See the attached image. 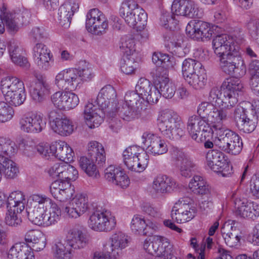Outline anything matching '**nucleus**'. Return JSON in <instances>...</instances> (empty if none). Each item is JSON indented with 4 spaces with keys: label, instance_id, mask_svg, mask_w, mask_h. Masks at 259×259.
I'll use <instances>...</instances> for the list:
<instances>
[{
    "label": "nucleus",
    "instance_id": "6ab92c4d",
    "mask_svg": "<svg viewBox=\"0 0 259 259\" xmlns=\"http://www.w3.org/2000/svg\"><path fill=\"white\" fill-rule=\"evenodd\" d=\"M236 215L241 218L254 221L259 217V204L246 199L236 198L234 201Z\"/></svg>",
    "mask_w": 259,
    "mask_h": 259
},
{
    "label": "nucleus",
    "instance_id": "412c9836",
    "mask_svg": "<svg viewBox=\"0 0 259 259\" xmlns=\"http://www.w3.org/2000/svg\"><path fill=\"white\" fill-rule=\"evenodd\" d=\"M51 101L54 106L61 110L72 109L79 103L78 96L71 92H57L51 96Z\"/></svg>",
    "mask_w": 259,
    "mask_h": 259
},
{
    "label": "nucleus",
    "instance_id": "79ce46f5",
    "mask_svg": "<svg viewBox=\"0 0 259 259\" xmlns=\"http://www.w3.org/2000/svg\"><path fill=\"white\" fill-rule=\"evenodd\" d=\"M88 157L95 159L98 164H102L106 160L105 152L102 144L92 141L88 145Z\"/></svg>",
    "mask_w": 259,
    "mask_h": 259
},
{
    "label": "nucleus",
    "instance_id": "13d9d810",
    "mask_svg": "<svg viewBox=\"0 0 259 259\" xmlns=\"http://www.w3.org/2000/svg\"><path fill=\"white\" fill-rule=\"evenodd\" d=\"M5 221L7 225L16 226L21 223V213L23 211L7 207Z\"/></svg>",
    "mask_w": 259,
    "mask_h": 259
},
{
    "label": "nucleus",
    "instance_id": "052dcab7",
    "mask_svg": "<svg viewBox=\"0 0 259 259\" xmlns=\"http://www.w3.org/2000/svg\"><path fill=\"white\" fill-rule=\"evenodd\" d=\"M26 99V95L24 91V86L22 89H19L5 99L9 104L15 106H19L23 103Z\"/></svg>",
    "mask_w": 259,
    "mask_h": 259
},
{
    "label": "nucleus",
    "instance_id": "c9c22d12",
    "mask_svg": "<svg viewBox=\"0 0 259 259\" xmlns=\"http://www.w3.org/2000/svg\"><path fill=\"white\" fill-rule=\"evenodd\" d=\"M78 9V4L74 3L66 2L62 5L58 13V20L60 25L65 28L69 27L71 18Z\"/></svg>",
    "mask_w": 259,
    "mask_h": 259
},
{
    "label": "nucleus",
    "instance_id": "603ef678",
    "mask_svg": "<svg viewBox=\"0 0 259 259\" xmlns=\"http://www.w3.org/2000/svg\"><path fill=\"white\" fill-rule=\"evenodd\" d=\"M180 175L185 178L190 177L193 172L197 169V166L188 156L176 165Z\"/></svg>",
    "mask_w": 259,
    "mask_h": 259
},
{
    "label": "nucleus",
    "instance_id": "774afa93",
    "mask_svg": "<svg viewBox=\"0 0 259 259\" xmlns=\"http://www.w3.org/2000/svg\"><path fill=\"white\" fill-rule=\"evenodd\" d=\"M214 107L212 104L208 102H201L199 104L197 107V112L198 115V116L203 119H206V117H207L208 120L209 118V114Z\"/></svg>",
    "mask_w": 259,
    "mask_h": 259
},
{
    "label": "nucleus",
    "instance_id": "0eeeda50",
    "mask_svg": "<svg viewBox=\"0 0 259 259\" xmlns=\"http://www.w3.org/2000/svg\"><path fill=\"white\" fill-rule=\"evenodd\" d=\"M243 37L232 36L227 34L217 35L212 40V48L215 54L219 58L220 64L227 60L235 52L239 53V45L243 41Z\"/></svg>",
    "mask_w": 259,
    "mask_h": 259
},
{
    "label": "nucleus",
    "instance_id": "a19ab883",
    "mask_svg": "<svg viewBox=\"0 0 259 259\" xmlns=\"http://www.w3.org/2000/svg\"><path fill=\"white\" fill-rule=\"evenodd\" d=\"M51 129L55 133L62 136H68L74 131V125L67 118H61L53 121Z\"/></svg>",
    "mask_w": 259,
    "mask_h": 259
},
{
    "label": "nucleus",
    "instance_id": "c756f323",
    "mask_svg": "<svg viewBox=\"0 0 259 259\" xmlns=\"http://www.w3.org/2000/svg\"><path fill=\"white\" fill-rule=\"evenodd\" d=\"M247 111L242 107H237L234 111L233 117L238 128L243 133H250L256 127V122L248 117Z\"/></svg>",
    "mask_w": 259,
    "mask_h": 259
},
{
    "label": "nucleus",
    "instance_id": "de8ad7c7",
    "mask_svg": "<svg viewBox=\"0 0 259 259\" xmlns=\"http://www.w3.org/2000/svg\"><path fill=\"white\" fill-rule=\"evenodd\" d=\"M207 74L204 68L187 78L185 81L195 90L203 89L207 83Z\"/></svg>",
    "mask_w": 259,
    "mask_h": 259
},
{
    "label": "nucleus",
    "instance_id": "20e7f679",
    "mask_svg": "<svg viewBox=\"0 0 259 259\" xmlns=\"http://www.w3.org/2000/svg\"><path fill=\"white\" fill-rule=\"evenodd\" d=\"M158 121L159 129L166 138L178 140L184 135V124L175 112L164 111L158 117Z\"/></svg>",
    "mask_w": 259,
    "mask_h": 259
},
{
    "label": "nucleus",
    "instance_id": "c03bdc74",
    "mask_svg": "<svg viewBox=\"0 0 259 259\" xmlns=\"http://www.w3.org/2000/svg\"><path fill=\"white\" fill-rule=\"evenodd\" d=\"M97 164L95 159L88 156H82L79 160L80 168L89 177L93 178H98L100 177Z\"/></svg>",
    "mask_w": 259,
    "mask_h": 259
},
{
    "label": "nucleus",
    "instance_id": "e433bc0d",
    "mask_svg": "<svg viewBox=\"0 0 259 259\" xmlns=\"http://www.w3.org/2000/svg\"><path fill=\"white\" fill-rule=\"evenodd\" d=\"M8 51L11 59L14 63L26 70L29 68L30 65L27 59L21 55L22 49L17 42L10 41L9 43Z\"/></svg>",
    "mask_w": 259,
    "mask_h": 259
},
{
    "label": "nucleus",
    "instance_id": "aec40b11",
    "mask_svg": "<svg viewBox=\"0 0 259 259\" xmlns=\"http://www.w3.org/2000/svg\"><path fill=\"white\" fill-rule=\"evenodd\" d=\"M155 84L160 94L166 99H171L175 95L176 87L175 83L170 81L166 70L163 67H157L154 76Z\"/></svg>",
    "mask_w": 259,
    "mask_h": 259
},
{
    "label": "nucleus",
    "instance_id": "f3484780",
    "mask_svg": "<svg viewBox=\"0 0 259 259\" xmlns=\"http://www.w3.org/2000/svg\"><path fill=\"white\" fill-rule=\"evenodd\" d=\"M187 130L191 138L197 141L200 135L212 136V129L208 119H203L196 115L190 116L187 124Z\"/></svg>",
    "mask_w": 259,
    "mask_h": 259
},
{
    "label": "nucleus",
    "instance_id": "2eb2a0df",
    "mask_svg": "<svg viewBox=\"0 0 259 259\" xmlns=\"http://www.w3.org/2000/svg\"><path fill=\"white\" fill-rule=\"evenodd\" d=\"M86 17L85 26L89 32L99 35L106 32L108 28V20L98 9L91 10Z\"/></svg>",
    "mask_w": 259,
    "mask_h": 259
},
{
    "label": "nucleus",
    "instance_id": "a878e982",
    "mask_svg": "<svg viewBox=\"0 0 259 259\" xmlns=\"http://www.w3.org/2000/svg\"><path fill=\"white\" fill-rule=\"evenodd\" d=\"M53 56L50 50L44 44L37 43L33 48V58L35 65L40 69L48 70L51 67Z\"/></svg>",
    "mask_w": 259,
    "mask_h": 259
},
{
    "label": "nucleus",
    "instance_id": "5701e85b",
    "mask_svg": "<svg viewBox=\"0 0 259 259\" xmlns=\"http://www.w3.org/2000/svg\"><path fill=\"white\" fill-rule=\"evenodd\" d=\"M30 16V12L26 10L9 13L5 16L4 22L8 31L14 33L18 31L23 25L29 22Z\"/></svg>",
    "mask_w": 259,
    "mask_h": 259
},
{
    "label": "nucleus",
    "instance_id": "1a4fd4ad",
    "mask_svg": "<svg viewBox=\"0 0 259 259\" xmlns=\"http://www.w3.org/2000/svg\"><path fill=\"white\" fill-rule=\"evenodd\" d=\"M212 136L214 145L227 153L237 155L242 150L243 143L241 138L230 130H224Z\"/></svg>",
    "mask_w": 259,
    "mask_h": 259
},
{
    "label": "nucleus",
    "instance_id": "37998d69",
    "mask_svg": "<svg viewBox=\"0 0 259 259\" xmlns=\"http://www.w3.org/2000/svg\"><path fill=\"white\" fill-rule=\"evenodd\" d=\"M0 170L7 179H13L17 177L19 173L17 164L13 160L0 154Z\"/></svg>",
    "mask_w": 259,
    "mask_h": 259
},
{
    "label": "nucleus",
    "instance_id": "4c0bfd02",
    "mask_svg": "<svg viewBox=\"0 0 259 259\" xmlns=\"http://www.w3.org/2000/svg\"><path fill=\"white\" fill-rule=\"evenodd\" d=\"M73 70L77 88L83 82L91 80L95 76L92 65L86 62H82L81 66L78 68H73Z\"/></svg>",
    "mask_w": 259,
    "mask_h": 259
},
{
    "label": "nucleus",
    "instance_id": "4be33fe9",
    "mask_svg": "<svg viewBox=\"0 0 259 259\" xmlns=\"http://www.w3.org/2000/svg\"><path fill=\"white\" fill-rule=\"evenodd\" d=\"M232 107H223L215 106L209 114L208 120L211 122V128L212 135L227 129L224 123L231 117L230 109Z\"/></svg>",
    "mask_w": 259,
    "mask_h": 259
},
{
    "label": "nucleus",
    "instance_id": "5fc2aeb1",
    "mask_svg": "<svg viewBox=\"0 0 259 259\" xmlns=\"http://www.w3.org/2000/svg\"><path fill=\"white\" fill-rule=\"evenodd\" d=\"M120 48L124 54L123 56H135V39L131 36H124L121 39Z\"/></svg>",
    "mask_w": 259,
    "mask_h": 259
},
{
    "label": "nucleus",
    "instance_id": "9d476101",
    "mask_svg": "<svg viewBox=\"0 0 259 259\" xmlns=\"http://www.w3.org/2000/svg\"><path fill=\"white\" fill-rule=\"evenodd\" d=\"M114 215L108 210H96L90 215L88 221L89 227L97 232H109L116 226Z\"/></svg>",
    "mask_w": 259,
    "mask_h": 259
},
{
    "label": "nucleus",
    "instance_id": "0e129e2a",
    "mask_svg": "<svg viewBox=\"0 0 259 259\" xmlns=\"http://www.w3.org/2000/svg\"><path fill=\"white\" fill-rule=\"evenodd\" d=\"M78 178V172L77 169L69 163H65L62 180L59 181L69 182L68 181H74Z\"/></svg>",
    "mask_w": 259,
    "mask_h": 259
},
{
    "label": "nucleus",
    "instance_id": "3c124183",
    "mask_svg": "<svg viewBox=\"0 0 259 259\" xmlns=\"http://www.w3.org/2000/svg\"><path fill=\"white\" fill-rule=\"evenodd\" d=\"M210 169L215 172L221 173L223 177L228 176L232 173V167L226 158L224 153L220 157L218 162L214 163Z\"/></svg>",
    "mask_w": 259,
    "mask_h": 259
},
{
    "label": "nucleus",
    "instance_id": "6e6d98bb",
    "mask_svg": "<svg viewBox=\"0 0 259 259\" xmlns=\"http://www.w3.org/2000/svg\"><path fill=\"white\" fill-rule=\"evenodd\" d=\"M123 104L135 106L138 109H143L144 107L143 99L136 91H128L125 93Z\"/></svg>",
    "mask_w": 259,
    "mask_h": 259
},
{
    "label": "nucleus",
    "instance_id": "69168bd1",
    "mask_svg": "<svg viewBox=\"0 0 259 259\" xmlns=\"http://www.w3.org/2000/svg\"><path fill=\"white\" fill-rule=\"evenodd\" d=\"M169 158L176 166L188 156L183 151L176 147H171L169 151Z\"/></svg>",
    "mask_w": 259,
    "mask_h": 259
},
{
    "label": "nucleus",
    "instance_id": "423d86ee",
    "mask_svg": "<svg viewBox=\"0 0 259 259\" xmlns=\"http://www.w3.org/2000/svg\"><path fill=\"white\" fill-rule=\"evenodd\" d=\"M119 14L128 26L137 30L141 31L146 24L147 14L135 0H124L119 9Z\"/></svg>",
    "mask_w": 259,
    "mask_h": 259
},
{
    "label": "nucleus",
    "instance_id": "338daca9",
    "mask_svg": "<svg viewBox=\"0 0 259 259\" xmlns=\"http://www.w3.org/2000/svg\"><path fill=\"white\" fill-rule=\"evenodd\" d=\"M152 83L145 78H141L138 80L135 88L136 91L137 92L141 99H143L144 97L149 95L147 93L149 91V90Z\"/></svg>",
    "mask_w": 259,
    "mask_h": 259
},
{
    "label": "nucleus",
    "instance_id": "f8f14e48",
    "mask_svg": "<svg viewBox=\"0 0 259 259\" xmlns=\"http://www.w3.org/2000/svg\"><path fill=\"white\" fill-rule=\"evenodd\" d=\"M197 209L187 198H182L176 202L171 211V217L177 223L190 222L196 215Z\"/></svg>",
    "mask_w": 259,
    "mask_h": 259
},
{
    "label": "nucleus",
    "instance_id": "ea45409f",
    "mask_svg": "<svg viewBox=\"0 0 259 259\" xmlns=\"http://www.w3.org/2000/svg\"><path fill=\"white\" fill-rule=\"evenodd\" d=\"M24 87L23 82L15 77H7L2 79L1 89L5 99L11 94Z\"/></svg>",
    "mask_w": 259,
    "mask_h": 259
},
{
    "label": "nucleus",
    "instance_id": "e2e57ef3",
    "mask_svg": "<svg viewBox=\"0 0 259 259\" xmlns=\"http://www.w3.org/2000/svg\"><path fill=\"white\" fill-rule=\"evenodd\" d=\"M175 15L165 12L161 15L160 21L161 25L166 29H172L176 28L178 24V20L175 18Z\"/></svg>",
    "mask_w": 259,
    "mask_h": 259
},
{
    "label": "nucleus",
    "instance_id": "2f4dec72",
    "mask_svg": "<svg viewBox=\"0 0 259 259\" xmlns=\"http://www.w3.org/2000/svg\"><path fill=\"white\" fill-rule=\"evenodd\" d=\"M31 200L35 204L33 209L28 211L29 220L32 222L38 215L47 211L48 206L54 201L52 199L44 194H35L31 196Z\"/></svg>",
    "mask_w": 259,
    "mask_h": 259
},
{
    "label": "nucleus",
    "instance_id": "393cba45",
    "mask_svg": "<svg viewBox=\"0 0 259 259\" xmlns=\"http://www.w3.org/2000/svg\"><path fill=\"white\" fill-rule=\"evenodd\" d=\"M106 114H109L108 110L98 108L92 103H87L84 107V118L87 125L91 128L98 127Z\"/></svg>",
    "mask_w": 259,
    "mask_h": 259
},
{
    "label": "nucleus",
    "instance_id": "49530a36",
    "mask_svg": "<svg viewBox=\"0 0 259 259\" xmlns=\"http://www.w3.org/2000/svg\"><path fill=\"white\" fill-rule=\"evenodd\" d=\"M203 68L204 67L200 62L190 58L186 59L182 65L183 76L185 80Z\"/></svg>",
    "mask_w": 259,
    "mask_h": 259
},
{
    "label": "nucleus",
    "instance_id": "6e6552de",
    "mask_svg": "<svg viewBox=\"0 0 259 259\" xmlns=\"http://www.w3.org/2000/svg\"><path fill=\"white\" fill-rule=\"evenodd\" d=\"M123 161L129 170L141 172L147 167L149 155L144 149L136 145L127 147L122 153Z\"/></svg>",
    "mask_w": 259,
    "mask_h": 259
},
{
    "label": "nucleus",
    "instance_id": "9b49d317",
    "mask_svg": "<svg viewBox=\"0 0 259 259\" xmlns=\"http://www.w3.org/2000/svg\"><path fill=\"white\" fill-rule=\"evenodd\" d=\"M46 125L47 122L43 114L37 111L27 112L19 120L20 130L26 134L40 133L46 128Z\"/></svg>",
    "mask_w": 259,
    "mask_h": 259
},
{
    "label": "nucleus",
    "instance_id": "7ed1b4c3",
    "mask_svg": "<svg viewBox=\"0 0 259 259\" xmlns=\"http://www.w3.org/2000/svg\"><path fill=\"white\" fill-rule=\"evenodd\" d=\"M223 96L219 87L211 88L208 100L211 104L223 107H233L238 102L239 93L242 92L243 84L240 80L234 78H228L222 84Z\"/></svg>",
    "mask_w": 259,
    "mask_h": 259
},
{
    "label": "nucleus",
    "instance_id": "f704fd0d",
    "mask_svg": "<svg viewBox=\"0 0 259 259\" xmlns=\"http://www.w3.org/2000/svg\"><path fill=\"white\" fill-rule=\"evenodd\" d=\"M29 87L31 98L37 103L44 101L50 93V85L44 80L38 79Z\"/></svg>",
    "mask_w": 259,
    "mask_h": 259
},
{
    "label": "nucleus",
    "instance_id": "a211bd4d",
    "mask_svg": "<svg viewBox=\"0 0 259 259\" xmlns=\"http://www.w3.org/2000/svg\"><path fill=\"white\" fill-rule=\"evenodd\" d=\"M142 143L147 151L154 156L164 154L168 150L167 142L164 139L149 132L143 134Z\"/></svg>",
    "mask_w": 259,
    "mask_h": 259
},
{
    "label": "nucleus",
    "instance_id": "09e8293b",
    "mask_svg": "<svg viewBox=\"0 0 259 259\" xmlns=\"http://www.w3.org/2000/svg\"><path fill=\"white\" fill-rule=\"evenodd\" d=\"M142 109H138L135 106L123 104L121 107H119L118 112L119 115L123 120L131 121L138 118L140 116Z\"/></svg>",
    "mask_w": 259,
    "mask_h": 259
},
{
    "label": "nucleus",
    "instance_id": "b1692460",
    "mask_svg": "<svg viewBox=\"0 0 259 259\" xmlns=\"http://www.w3.org/2000/svg\"><path fill=\"white\" fill-rule=\"evenodd\" d=\"M47 211L38 215L32 222L39 226L49 227L56 224L60 220L62 215L61 207L54 201L49 206Z\"/></svg>",
    "mask_w": 259,
    "mask_h": 259
},
{
    "label": "nucleus",
    "instance_id": "bb28decb",
    "mask_svg": "<svg viewBox=\"0 0 259 259\" xmlns=\"http://www.w3.org/2000/svg\"><path fill=\"white\" fill-rule=\"evenodd\" d=\"M104 177L107 181L122 189L127 187L130 183L125 172L120 167L113 165L105 169Z\"/></svg>",
    "mask_w": 259,
    "mask_h": 259
},
{
    "label": "nucleus",
    "instance_id": "864d4df0",
    "mask_svg": "<svg viewBox=\"0 0 259 259\" xmlns=\"http://www.w3.org/2000/svg\"><path fill=\"white\" fill-rule=\"evenodd\" d=\"M138 68V63L135 61V56H123L120 63V70L126 75L135 73Z\"/></svg>",
    "mask_w": 259,
    "mask_h": 259
},
{
    "label": "nucleus",
    "instance_id": "7c9ffc66",
    "mask_svg": "<svg viewBox=\"0 0 259 259\" xmlns=\"http://www.w3.org/2000/svg\"><path fill=\"white\" fill-rule=\"evenodd\" d=\"M117 97L115 89L111 85L103 87L99 92L96 102L98 106L102 109L110 108L111 110L114 109L113 103Z\"/></svg>",
    "mask_w": 259,
    "mask_h": 259
},
{
    "label": "nucleus",
    "instance_id": "58836bf2",
    "mask_svg": "<svg viewBox=\"0 0 259 259\" xmlns=\"http://www.w3.org/2000/svg\"><path fill=\"white\" fill-rule=\"evenodd\" d=\"M234 221L229 220L221 228V233L226 244L231 247L237 245L240 239V236L231 232L234 229Z\"/></svg>",
    "mask_w": 259,
    "mask_h": 259
},
{
    "label": "nucleus",
    "instance_id": "dca6fc26",
    "mask_svg": "<svg viewBox=\"0 0 259 259\" xmlns=\"http://www.w3.org/2000/svg\"><path fill=\"white\" fill-rule=\"evenodd\" d=\"M186 32L191 38L204 41L210 39L213 33V27L202 21H191L187 25Z\"/></svg>",
    "mask_w": 259,
    "mask_h": 259
},
{
    "label": "nucleus",
    "instance_id": "f257e3e1",
    "mask_svg": "<svg viewBox=\"0 0 259 259\" xmlns=\"http://www.w3.org/2000/svg\"><path fill=\"white\" fill-rule=\"evenodd\" d=\"M52 196L61 201L72 199L63 209L65 216L71 219H77L87 212L90 208L88 195L83 193H75L74 186L67 182L55 181L50 187Z\"/></svg>",
    "mask_w": 259,
    "mask_h": 259
},
{
    "label": "nucleus",
    "instance_id": "39448f33",
    "mask_svg": "<svg viewBox=\"0 0 259 259\" xmlns=\"http://www.w3.org/2000/svg\"><path fill=\"white\" fill-rule=\"evenodd\" d=\"M143 248L148 253L144 259H172V245L166 237L154 235L151 239H146Z\"/></svg>",
    "mask_w": 259,
    "mask_h": 259
},
{
    "label": "nucleus",
    "instance_id": "680f3d73",
    "mask_svg": "<svg viewBox=\"0 0 259 259\" xmlns=\"http://www.w3.org/2000/svg\"><path fill=\"white\" fill-rule=\"evenodd\" d=\"M14 115L12 107L4 101H0V122L5 123L11 120Z\"/></svg>",
    "mask_w": 259,
    "mask_h": 259
},
{
    "label": "nucleus",
    "instance_id": "cd10ccee",
    "mask_svg": "<svg viewBox=\"0 0 259 259\" xmlns=\"http://www.w3.org/2000/svg\"><path fill=\"white\" fill-rule=\"evenodd\" d=\"M130 243V237L125 233L116 231L109 238L108 242L104 246V250L109 253H118L126 248Z\"/></svg>",
    "mask_w": 259,
    "mask_h": 259
},
{
    "label": "nucleus",
    "instance_id": "ddd939ff",
    "mask_svg": "<svg viewBox=\"0 0 259 259\" xmlns=\"http://www.w3.org/2000/svg\"><path fill=\"white\" fill-rule=\"evenodd\" d=\"M220 66L223 72L235 76L236 79L244 76L246 73V65L240 52H235L232 57L223 60Z\"/></svg>",
    "mask_w": 259,
    "mask_h": 259
},
{
    "label": "nucleus",
    "instance_id": "473e14b6",
    "mask_svg": "<svg viewBox=\"0 0 259 259\" xmlns=\"http://www.w3.org/2000/svg\"><path fill=\"white\" fill-rule=\"evenodd\" d=\"M177 186L172 178L166 175H159L154 178L151 188L155 193L164 194L171 192Z\"/></svg>",
    "mask_w": 259,
    "mask_h": 259
},
{
    "label": "nucleus",
    "instance_id": "72a5a7b5",
    "mask_svg": "<svg viewBox=\"0 0 259 259\" xmlns=\"http://www.w3.org/2000/svg\"><path fill=\"white\" fill-rule=\"evenodd\" d=\"M52 150L54 151V156L64 163H70L73 160V150L64 141H59L53 143Z\"/></svg>",
    "mask_w": 259,
    "mask_h": 259
},
{
    "label": "nucleus",
    "instance_id": "bf43d9fd",
    "mask_svg": "<svg viewBox=\"0 0 259 259\" xmlns=\"http://www.w3.org/2000/svg\"><path fill=\"white\" fill-rule=\"evenodd\" d=\"M249 85H257L259 83V60H252L248 64Z\"/></svg>",
    "mask_w": 259,
    "mask_h": 259
},
{
    "label": "nucleus",
    "instance_id": "4d7b16f0",
    "mask_svg": "<svg viewBox=\"0 0 259 259\" xmlns=\"http://www.w3.org/2000/svg\"><path fill=\"white\" fill-rule=\"evenodd\" d=\"M17 151V147L10 139L0 137V154H5L9 156L14 155Z\"/></svg>",
    "mask_w": 259,
    "mask_h": 259
},
{
    "label": "nucleus",
    "instance_id": "8fccbe9b",
    "mask_svg": "<svg viewBox=\"0 0 259 259\" xmlns=\"http://www.w3.org/2000/svg\"><path fill=\"white\" fill-rule=\"evenodd\" d=\"M131 229L132 232L136 235L145 236L148 233L147 231V222L143 217L139 215H135L133 217L131 223Z\"/></svg>",
    "mask_w": 259,
    "mask_h": 259
},
{
    "label": "nucleus",
    "instance_id": "4468645a",
    "mask_svg": "<svg viewBox=\"0 0 259 259\" xmlns=\"http://www.w3.org/2000/svg\"><path fill=\"white\" fill-rule=\"evenodd\" d=\"M171 11L175 15L189 18H200L203 15L202 9L192 0H174Z\"/></svg>",
    "mask_w": 259,
    "mask_h": 259
},
{
    "label": "nucleus",
    "instance_id": "a18cd8bd",
    "mask_svg": "<svg viewBox=\"0 0 259 259\" xmlns=\"http://www.w3.org/2000/svg\"><path fill=\"white\" fill-rule=\"evenodd\" d=\"M7 207L21 211L25 208L26 199L23 193L19 191L11 192L7 199Z\"/></svg>",
    "mask_w": 259,
    "mask_h": 259
},
{
    "label": "nucleus",
    "instance_id": "c85d7f7f",
    "mask_svg": "<svg viewBox=\"0 0 259 259\" xmlns=\"http://www.w3.org/2000/svg\"><path fill=\"white\" fill-rule=\"evenodd\" d=\"M75 75L73 68L64 69L58 72L55 78L54 83L62 90H72L77 88Z\"/></svg>",
    "mask_w": 259,
    "mask_h": 259
},
{
    "label": "nucleus",
    "instance_id": "f03ea898",
    "mask_svg": "<svg viewBox=\"0 0 259 259\" xmlns=\"http://www.w3.org/2000/svg\"><path fill=\"white\" fill-rule=\"evenodd\" d=\"M67 242L61 239L53 241L51 252L54 259H72L73 249L84 248L89 242L88 235L81 227L77 225L64 227Z\"/></svg>",
    "mask_w": 259,
    "mask_h": 259
}]
</instances>
